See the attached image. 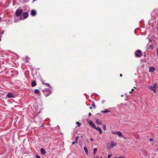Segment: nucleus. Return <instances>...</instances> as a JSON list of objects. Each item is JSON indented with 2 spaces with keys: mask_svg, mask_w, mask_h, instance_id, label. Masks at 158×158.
<instances>
[{
  "mask_svg": "<svg viewBox=\"0 0 158 158\" xmlns=\"http://www.w3.org/2000/svg\"><path fill=\"white\" fill-rule=\"evenodd\" d=\"M87 122L90 125V126L93 128L95 129L96 130L98 131L100 134H101L102 131L101 129L98 127H96L95 124L90 120L89 119L87 120Z\"/></svg>",
  "mask_w": 158,
  "mask_h": 158,
  "instance_id": "obj_1",
  "label": "nucleus"
},
{
  "mask_svg": "<svg viewBox=\"0 0 158 158\" xmlns=\"http://www.w3.org/2000/svg\"><path fill=\"white\" fill-rule=\"evenodd\" d=\"M157 85L156 83H155L154 84L149 86L148 87V89L151 90H152L155 93H156V86Z\"/></svg>",
  "mask_w": 158,
  "mask_h": 158,
  "instance_id": "obj_2",
  "label": "nucleus"
},
{
  "mask_svg": "<svg viewBox=\"0 0 158 158\" xmlns=\"http://www.w3.org/2000/svg\"><path fill=\"white\" fill-rule=\"evenodd\" d=\"M23 10L21 9H18L15 11V14L16 16L19 17L23 13Z\"/></svg>",
  "mask_w": 158,
  "mask_h": 158,
  "instance_id": "obj_3",
  "label": "nucleus"
},
{
  "mask_svg": "<svg viewBox=\"0 0 158 158\" xmlns=\"http://www.w3.org/2000/svg\"><path fill=\"white\" fill-rule=\"evenodd\" d=\"M28 16V14L26 12H24L22 15L20 16V18L21 20H24L27 18Z\"/></svg>",
  "mask_w": 158,
  "mask_h": 158,
  "instance_id": "obj_4",
  "label": "nucleus"
},
{
  "mask_svg": "<svg viewBox=\"0 0 158 158\" xmlns=\"http://www.w3.org/2000/svg\"><path fill=\"white\" fill-rule=\"evenodd\" d=\"M141 51L140 50H137L135 52V55L136 57H140L142 56L141 54Z\"/></svg>",
  "mask_w": 158,
  "mask_h": 158,
  "instance_id": "obj_5",
  "label": "nucleus"
},
{
  "mask_svg": "<svg viewBox=\"0 0 158 158\" xmlns=\"http://www.w3.org/2000/svg\"><path fill=\"white\" fill-rule=\"evenodd\" d=\"M6 97L8 98H14L15 97L14 94L11 92L8 93L6 95Z\"/></svg>",
  "mask_w": 158,
  "mask_h": 158,
  "instance_id": "obj_6",
  "label": "nucleus"
},
{
  "mask_svg": "<svg viewBox=\"0 0 158 158\" xmlns=\"http://www.w3.org/2000/svg\"><path fill=\"white\" fill-rule=\"evenodd\" d=\"M116 144L117 143H116L112 142L111 143V144L110 146V148L112 149L116 145Z\"/></svg>",
  "mask_w": 158,
  "mask_h": 158,
  "instance_id": "obj_7",
  "label": "nucleus"
},
{
  "mask_svg": "<svg viewBox=\"0 0 158 158\" xmlns=\"http://www.w3.org/2000/svg\"><path fill=\"white\" fill-rule=\"evenodd\" d=\"M31 16H34L36 15V12L35 10H31Z\"/></svg>",
  "mask_w": 158,
  "mask_h": 158,
  "instance_id": "obj_8",
  "label": "nucleus"
},
{
  "mask_svg": "<svg viewBox=\"0 0 158 158\" xmlns=\"http://www.w3.org/2000/svg\"><path fill=\"white\" fill-rule=\"evenodd\" d=\"M156 70V68L154 67H150L149 68V72H153Z\"/></svg>",
  "mask_w": 158,
  "mask_h": 158,
  "instance_id": "obj_9",
  "label": "nucleus"
},
{
  "mask_svg": "<svg viewBox=\"0 0 158 158\" xmlns=\"http://www.w3.org/2000/svg\"><path fill=\"white\" fill-rule=\"evenodd\" d=\"M40 152L41 154L42 155H45L46 153V151L43 148H41L40 149Z\"/></svg>",
  "mask_w": 158,
  "mask_h": 158,
  "instance_id": "obj_10",
  "label": "nucleus"
},
{
  "mask_svg": "<svg viewBox=\"0 0 158 158\" xmlns=\"http://www.w3.org/2000/svg\"><path fill=\"white\" fill-rule=\"evenodd\" d=\"M116 135H118L120 137H123L124 136L122 134L121 132L119 131H117Z\"/></svg>",
  "mask_w": 158,
  "mask_h": 158,
  "instance_id": "obj_11",
  "label": "nucleus"
},
{
  "mask_svg": "<svg viewBox=\"0 0 158 158\" xmlns=\"http://www.w3.org/2000/svg\"><path fill=\"white\" fill-rule=\"evenodd\" d=\"M83 148L84 149V150L85 152V153H86V154L87 155H88L89 152H88L87 148H86L85 147H84Z\"/></svg>",
  "mask_w": 158,
  "mask_h": 158,
  "instance_id": "obj_12",
  "label": "nucleus"
},
{
  "mask_svg": "<svg viewBox=\"0 0 158 158\" xmlns=\"http://www.w3.org/2000/svg\"><path fill=\"white\" fill-rule=\"evenodd\" d=\"M36 85V83L35 81H33L31 83V86L32 87H34Z\"/></svg>",
  "mask_w": 158,
  "mask_h": 158,
  "instance_id": "obj_13",
  "label": "nucleus"
},
{
  "mask_svg": "<svg viewBox=\"0 0 158 158\" xmlns=\"http://www.w3.org/2000/svg\"><path fill=\"white\" fill-rule=\"evenodd\" d=\"M96 122L98 124L101 125L102 124V122L99 119H97L96 120Z\"/></svg>",
  "mask_w": 158,
  "mask_h": 158,
  "instance_id": "obj_14",
  "label": "nucleus"
},
{
  "mask_svg": "<svg viewBox=\"0 0 158 158\" xmlns=\"http://www.w3.org/2000/svg\"><path fill=\"white\" fill-rule=\"evenodd\" d=\"M101 112L102 113H105L110 112V111L109 110H102V111H101Z\"/></svg>",
  "mask_w": 158,
  "mask_h": 158,
  "instance_id": "obj_15",
  "label": "nucleus"
},
{
  "mask_svg": "<svg viewBox=\"0 0 158 158\" xmlns=\"http://www.w3.org/2000/svg\"><path fill=\"white\" fill-rule=\"evenodd\" d=\"M34 92L36 94H39L40 93V91L38 89H36L35 90Z\"/></svg>",
  "mask_w": 158,
  "mask_h": 158,
  "instance_id": "obj_16",
  "label": "nucleus"
},
{
  "mask_svg": "<svg viewBox=\"0 0 158 158\" xmlns=\"http://www.w3.org/2000/svg\"><path fill=\"white\" fill-rule=\"evenodd\" d=\"M103 129L104 131H105L106 130V126L105 124H103L102 125Z\"/></svg>",
  "mask_w": 158,
  "mask_h": 158,
  "instance_id": "obj_17",
  "label": "nucleus"
},
{
  "mask_svg": "<svg viewBox=\"0 0 158 158\" xmlns=\"http://www.w3.org/2000/svg\"><path fill=\"white\" fill-rule=\"evenodd\" d=\"M97 150V148H95L94 149V154H96V152Z\"/></svg>",
  "mask_w": 158,
  "mask_h": 158,
  "instance_id": "obj_18",
  "label": "nucleus"
},
{
  "mask_svg": "<svg viewBox=\"0 0 158 158\" xmlns=\"http://www.w3.org/2000/svg\"><path fill=\"white\" fill-rule=\"evenodd\" d=\"M76 123L77 124L78 126H80L81 124V123L79 122H77Z\"/></svg>",
  "mask_w": 158,
  "mask_h": 158,
  "instance_id": "obj_19",
  "label": "nucleus"
},
{
  "mask_svg": "<svg viewBox=\"0 0 158 158\" xmlns=\"http://www.w3.org/2000/svg\"><path fill=\"white\" fill-rule=\"evenodd\" d=\"M114 158H125L124 157L122 156H119L118 157H115Z\"/></svg>",
  "mask_w": 158,
  "mask_h": 158,
  "instance_id": "obj_20",
  "label": "nucleus"
},
{
  "mask_svg": "<svg viewBox=\"0 0 158 158\" xmlns=\"http://www.w3.org/2000/svg\"><path fill=\"white\" fill-rule=\"evenodd\" d=\"M79 136H77L75 138V140H76L75 141L76 142V143H77V141H78V139L79 138Z\"/></svg>",
  "mask_w": 158,
  "mask_h": 158,
  "instance_id": "obj_21",
  "label": "nucleus"
},
{
  "mask_svg": "<svg viewBox=\"0 0 158 158\" xmlns=\"http://www.w3.org/2000/svg\"><path fill=\"white\" fill-rule=\"evenodd\" d=\"M92 106L94 108H96V106L94 103H93L92 104Z\"/></svg>",
  "mask_w": 158,
  "mask_h": 158,
  "instance_id": "obj_22",
  "label": "nucleus"
},
{
  "mask_svg": "<svg viewBox=\"0 0 158 158\" xmlns=\"http://www.w3.org/2000/svg\"><path fill=\"white\" fill-rule=\"evenodd\" d=\"M41 82H42V83L44 84V85H45V83H45L44 82V81L43 80H41Z\"/></svg>",
  "mask_w": 158,
  "mask_h": 158,
  "instance_id": "obj_23",
  "label": "nucleus"
},
{
  "mask_svg": "<svg viewBox=\"0 0 158 158\" xmlns=\"http://www.w3.org/2000/svg\"><path fill=\"white\" fill-rule=\"evenodd\" d=\"M45 85H47V86H48L49 87H51V86H50V85L48 83H46Z\"/></svg>",
  "mask_w": 158,
  "mask_h": 158,
  "instance_id": "obj_24",
  "label": "nucleus"
},
{
  "mask_svg": "<svg viewBox=\"0 0 158 158\" xmlns=\"http://www.w3.org/2000/svg\"><path fill=\"white\" fill-rule=\"evenodd\" d=\"M112 155V154H108V158H110Z\"/></svg>",
  "mask_w": 158,
  "mask_h": 158,
  "instance_id": "obj_25",
  "label": "nucleus"
},
{
  "mask_svg": "<svg viewBox=\"0 0 158 158\" xmlns=\"http://www.w3.org/2000/svg\"><path fill=\"white\" fill-rule=\"evenodd\" d=\"M36 158H40V156L38 155H36Z\"/></svg>",
  "mask_w": 158,
  "mask_h": 158,
  "instance_id": "obj_26",
  "label": "nucleus"
},
{
  "mask_svg": "<svg viewBox=\"0 0 158 158\" xmlns=\"http://www.w3.org/2000/svg\"><path fill=\"white\" fill-rule=\"evenodd\" d=\"M153 140V139L152 138H150L149 139L150 142H151Z\"/></svg>",
  "mask_w": 158,
  "mask_h": 158,
  "instance_id": "obj_27",
  "label": "nucleus"
},
{
  "mask_svg": "<svg viewBox=\"0 0 158 158\" xmlns=\"http://www.w3.org/2000/svg\"><path fill=\"white\" fill-rule=\"evenodd\" d=\"M76 143V141H73L72 142V144L73 145V144H75Z\"/></svg>",
  "mask_w": 158,
  "mask_h": 158,
  "instance_id": "obj_28",
  "label": "nucleus"
},
{
  "mask_svg": "<svg viewBox=\"0 0 158 158\" xmlns=\"http://www.w3.org/2000/svg\"><path fill=\"white\" fill-rule=\"evenodd\" d=\"M112 133L114 134H116L117 131L116 132H112Z\"/></svg>",
  "mask_w": 158,
  "mask_h": 158,
  "instance_id": "obj_29",
  "label": "nucleus"
},
{
  "mask_svg": "<svg viewBox=\"0 0 158 158\" xmlns=\"http://www.w3.org/2000/svg\"><path fill=\"white\" fill-rule=\"evenodd\" d=\"M105 102V100H103L102 101V103L103 104Z\"/></svg>",
  "mask_w": 158,
  "mask_h": 158,
  "instance_id": "obj_30",
  "label": "nucleus"
},
{
  "mask_svg": "<svg viewBox=\"0 0 158 158\" xmlns=\"http://www.w3.org/2000/svg\"><path fill=\"white\" fill-rule=\"evenodd\" d=\"M91 114L90 113H89V116H91Z\"/></svg>",
  "mask_w": 158,
  "mask_h": 158,
  "instance_id": "obj_31",
  "label": "nucleus"
},
{
  "mask_svg": "<svg viewBox=\"0 0 158 158\" xmlns=\"http://www.w3.org/2000/svg\"><path fill=\"white\" fill-rule=\"evenodd\" d=\"M3 32H2L1 33V35H2L3 34Z\"/></svg>",
  "mask_w": 158,
  "mask_h": 158,
  "instance_id": "obj_32",
  "label": "nucleus"
},
{
  "mask_svg": "<svg viewBox=\"0 0 158 158\" xmlns=\"http://www.w3.org/2000/svg\"><path fill=\"white\" fill-rule=\"evenodd\" d=\"M90 140H91V141H93V139H90Z\"/></svg>",
  "mask_w": 158,
  "mask_h": 158,
  "instance_id": "obj_33",
  "label": "nucleus"
},
{
  "mask_svg": "<svg viewBox=\"0 0 158 158\" xmlns=\"http://www.w3.org/2000/svg\"><path fill=\"white\" fill-rule=\"evenodd\" d=\"M120 77H122V74H120Z\"/></svg>",
  "mask_w": 158,
  "mask_h": 158,
  "instance_id": "obj_34",
  "label": "nucleus"
},
{
  "mask_svg": "<svg viewBox=\"0 0 158 158\" xmlns=\"http://www.w3.org/2000/svg\"><path fill=\"white\" fill-rule=\"evenodd\" d=\"M50 94H47L46 95V97H47Z\"/></svg>",
  "mask_w": 158,
  "mask_h": 158,
  "instance_id": "obj_35",
  "label": "nucleus"
},
{
  "mask_svg": "<svg viewBox=\"0 0 158 158\" xmlns=\"http://www.w3.org/2000/svg\"><path fill=\"white\" fill-rule=\"evenodd\" d=\"M133 90H134V89H132L131 91V92H132Z\"/></svg>",
  "mask_w": 158,
  "mask_h": 158,
  "instance_id": "obj_36",
  "label": "nucleus"
},
{
  "mask_svg": "<svg viewBox=\"0 0 158 158\" xmlns=\"http://www.w3.org/2000/svg\"><path fill=\"white\" fill-rule=\"evenodd\" d=\"M94 158H99V157L98 156H97V158H95V157H94Z\"/></svg>",
  "mask_w": 158,
  "mask_h": 158,
  "instance_id": "obj_37",
  "label": "nucleus"
},
{
  "mask_svg": "<svg viewBox=\"0 0 158 158\" xmlns=\"http://www.w3.org/2000/svg\"><path fill=\"white\" fill-rule=\"evenodd\" d=\"M90 109H92V107H91V106H90Z\"/></svg>",
  "mask_w": 158,
  "mask_h": 158,
  "instance_id": "obj_38",
  "label": "nucleus"
},
{
  "mask_svg": "<svg viewBox=\"0 0 158 158\" xmlns=\"http://www.w3.org/2000/svg\"><path fill=\"white\" fill-rule=\"evenodd\" d=\"M1 17H0V21H1Z\"/></svg>",
  "mask_w": 158,
  "mask_h": 158,
  "instance_id": "obj_39",
  "label": "nucleus"
},
{
  "mask_svg": "<svg viewBox=\"0 0 158 158\" xmlns=\"http://www.w3.org/2000/svg\"><path fill=\"white\" fill-rule=\"evenodd\" d=\"M157 31H158V28H157Z\"/></svg>",
  "mask_w": 158,
  "mask_h": 158,
  "instance_id": "obj_40",
  "label": "nucleus"
},
{
  "mask_svg": "<svg viewBox=\"0 0 158 158\" xmlns=\"http://www.w3.org/2000/svg\"><path fill=\"white\" fill-rule=\"evenodd\" d=\"M28 61L27 60L26 61V62H27V61Z\"/></svg>",
  "mask_w": 158,
  "mask_h": 158,
  "instance_id": "obj_41",
  "label": "nucleus"
},
{
  "mask_svg": "<svg viewBox=\"0 0 158 158\" xmlns=\"http://www.w3.org/2000/svg\"><path fill=\"white\" fill-rule=\"evenodd\" d=\"M50 93H51L52 92V91H50Z\"/></svg>",
  "mask_w": 158,
  "mask_h": 158,
  "instance_id": "obj_42",
  "label": "nucleus"
}]
</instances>
